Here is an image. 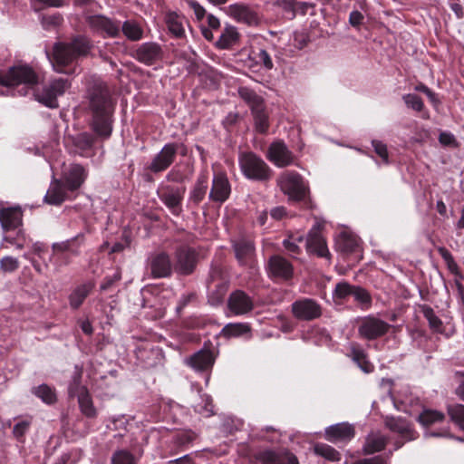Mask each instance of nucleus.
<instances>
[{"instance_id": "338daca9", "label": "nucleus", "mask_w": 464, "mask_h": 464, "mask_svg": "<svg viewBox=\"0 0 464 464\" xmlns=\"http://www.w3.org/2000/svg\"><path fill=\"white\" fill-rule=\"evenodd\" d=\"M455 377L459 381V386L456 388L455 393L460 401H464V372H457Z\"/></svg>"}, {"instance_id": "e2e57ef3", "label": "nucleus", "mask_w": 464, "mask_h": 464, "mask_svg": "<svg viewBox=\"0 0 464 464\" xmlns=\"http://www.w3.org/2000/svg\"><path fill=\"white\" fill-rule=\"evenodd\" d=\"M362 451L365 455H371L377 451V437L375 435H370L367 438Z\"/></svg>"}, {"instance_id": "6e6d98bb", "label": "nucleus", "mask_w": 464, "mask_h": 464, "mask_svg": "<svg viewBox=\"0 0 464 464\" xmlns=\"http://www.w3.org/2000/svg\"><path fill=\"white\" fill-rule=\"evenodd\" d=\"M438 252L440 255V256L443 258V260L445 261L449 270L453 274H457L458 270H459V266H458L457 263L455 262L451 253L447 248L442 247V246L438 248Z\"/></svg>"}, {"instance_id": "0eeeda50", "label": "nucleus", "mask_w": 464, "mask_h": 464, "mask_svg": "<svg viewBox=\"0 0 464 464\" xmlns=\"http://www.w3.org/2000/svg\"><path fill=\"white\" fill-rule=\"evenodd\" d=\"M226 14L237 23L247 26H258L261 23V17L257 12L251 6L236 3L226 7Z\"/></svg>"}, {"instance_id": "4468645a", "label": "nucleus", "mask_w": 464, "mask_h": 464, "mask_svg": "<svg viewBox=\"0 0 464 464\" xmlns=\"http://www.w3.org/2000/svg\"><path fill=\"white\" fill-rule=\"evenodd\" d=\"M185 189L172 186H163L158 189L159 198L174 215H179L181 211V202L184 197Z\"/></svg>"}, {"instance_id": "412c9836", "label": "nucleus", "mask_w": 464, "mask_h": 464, "mask_svg": "<svg viewBox=\"0 0 464 464\" xmlns=\"http://www.w3.org/2000/svg\"><path fill=\"white\" fill-rule=\"evenodd\" d=\"M227 307L234 315H243L249 313L253 307L252 299L242 290L231 293L227 300Z\"/></svg>"}, {"instance_id": "79ce46f5", "label": "nucleus", "mask_w": 464, "mask_h": 464, "mask_svg": "<svg viewBox=\"0 0 464 464\" xmlns=\"http://www.w3.org/2000/svg\"><path fill=\"white\" fill-rule=\"evenodd\" d=\"M420 311L427 319L430 329L437 333H441L442 321L436 315L434 310L430 306L423 304L420 306Z\"/></svg>"}, {"instance_id": "0e129e2a", "label": "nucleus", "mask_w": 464, "mask_h": 464, "mask_svg": "<svg viewBox=\"0 0 464 464\" xmlns=\"http://www.w3.org/2000/svg\"><path fill=\"white\" fill-rule=\"evenodd\" d=\"M379 388L382 390V392L383 396H387L391 398L392 402L394 404L395 407L396 403L394 401V398L392 396V380H385L383 379L382 382L379 385Z\"/></svg>"}, {"instance_id": "f03ea898", "label": "nucleus", "mask_w": 464, "mask_h": 464, "mask_svg": "<svg viewBox=\"0 0 464 464\" xmlns=\"http://www.w3.org/2000/svg\"><path fill=\"white\" fill-rule=\"evenodd\" d=\"M90 49V41L84 36H77L70 44H55L52 56L48 53L46 54L54 71L69 73L71 71L65 67L72 64L80 56L86 55Z\"/></svg>"}, {"instance_id": "bb28decb", "label": "nucleus", "mask_w": 464, "mask_h": 464, "mask_svg": "<svg viewBox=\"0 0 464 464\" xmlns=\"http://www.w3.org/2000/svg\"><path fill=\"white\" fill-rule=\"evenodd\" d=\"M0 224L5 231L12 230L22 224V211L18 207L5 208L0 211Z\"/></svg>"}, {"instance_id": "aec40b11", "label": "nucleus", "mask_w": 464, "mask_h": 464, "mask_svg": "<svg viewBox=\"0 0 464 464\" xmlns=\"http://www.w3.org/2000/svg\"><path fill=\"white\" fill-rule=\"evenodd\" d=\"M267 271L269 276L282 280L290 279L294 273L292 264L280 256H273L269 258Z\"/></svg>"}, {"instance_id": "f3484780", "label": "nucleus", "mask_w": 464, "mask_h": 464, "mask_svg": "<svg viewBox=\"0 0 464 464\" xmlns=\"http://www.w3.org/2000/svg\"><path fill=\"white\" fill-rule=\"evenodd\" d=\"M75 192L69 189V186L61 179L52 180L44 200L50 205H60L63 201L72 199Z\"/></svg>"}, {"instance_id": "6ab92c4d", "label": "nucleus", "mask_w": 464, "mask_h": 464, "mask_svg": "<svg viewBox=\"0 0 464 464\" xmlns=\"http://www.w3.org/2000/svg\"><path fill=\"white\" fill-rule=\"evenodd\" d=\"M292 312L300 320H313L321 315V307L313 299L304 298L292 304Z\"/></svg>"}, {"instance_id": "4c0bfd02", "label": "nucleus", "mask_w": 464, "mask_h": 464, "mask_svg": "<svg viewBox=\"0 0 464 464\" xmlns=\"http://www.w3.org/2000/svg\"><path fill=\"white\" fill-rule=\"evenodd\" d=\"M123 34L130 41H139L143 36L141 26L133 20H127L121 25Z\"/></svg>"}, {"instance_id": "4d7b16f0", "label": "nucleus", "mask_w": 464, "mask_h": 464, "mask_svg": "<svg viewBox=\"0 0 464 464\" xmlns=\"http://www.w3.org/2000/svg\"><path fill=\"white\" fill-rule=\"evenodd\" d=\"M31 426L30 419L18 420L13 429V434L17 440H22Z\"/></svg>"}, {"instance_id": "69168bd1", "label": "nucleus", "mask_w": 464, "mask_h": 464, "mask_svg": "<svg viewBox=\"0 0 464 464\" xmlns=\"http://www.w3.org/2000/svg\"><path fill=\"white\" fill-rule=\"evenodd\" d=\"M283 246H285V250L292 256H295L300 253V246L298 244H296L295 241H294L291 237H287L284 239Z\"/></svg>"}, {"instance_id": "f704fd0d", "label": "nucleus", "mask_w": 464, "mask_h": 464, "mask_svg": "<svg viewBox=\"0 0 464 464\" xmlns=\"http://www.w3.org/2000/svg\"><path fill=\"white\" fill-rule=\"evenodd\" d=\"M32 393L39 398L44 403L48 405L53 404L57 401L55 390L45 383L34 387L32 389Z\"/></svg>"}, {"instance_id": "b1692460", "label": "nucleus", "mask_w": 464, "mask_h": 464, "mask_svg": "<svg viewBox=\"0 0 464 464\" xmlns=\"http://www.w3.org/2000/svg\"><path fill=\"white\" fill-rule=\"evenodd\" d=\"M230 194V185L227 176L223 173L216 174L213 178L209 198L218 202H224Z\"/></svg>"}, {"instance_id": "052dcab7", "label": "nucleus", "mask_w": 464, "mask_h": 464, "mask_svg": "<svg viewBox=\"0 0 464 464\" xmlns=\"http://www.w3.org/2000/svg\"><path fill=\"white\" fill-rule=\"evenodd\" d=\"M188 6L193 10L197 21H201L206 16L207 11L203 5H201L196 0H184Z\"/></svg>"}, {"instance_id": "c9c22d12", "label": "nucleus", "mask_w": 464, "mask_h": 464, "mask_svg": "<svg viewBox=\"0 0 464 464\" xmlns=\"http://www.w3.org/2000/svg\"><path fill=\"white\" fill-rule=\"evenodd\" d=\"M83 242V235L79 234L75 237L68 239L66 241L61 243H54L53 245V249L54 253L58 252H71L72 254H77L79 246Z\"/></svg>"}, {"instance_id": "6e6552de", "label": "nucleus", "mask_w": 464, "mask_h": 464, "mask_svg": "<svg viewBox=\"0 0 464 464\" xmlns=\"http://www.w3.org/2000/svg\"><path fill=\"white\" fill-rule=\"evenodd\" d=\"M88 26L94 32L109 37H117L121 33V24L102 14L89 15Z\"/></svg>"}, {"instance_id": "ea45409f", "label": "nucleus", "mask_w": 464, "mask_h": 464, "mask_svg": "<svg viewBox=\"0 0 464 464\" xmlns=\"http://www.w3.org/2000/svg\"><path fill=\"white\" fill-rule=\"evenodd\" d=\"M314 452L316 455L323 457L329 461H339L341 454L334 447L325 443H317L314 445Z\"/></svg>"}, {"instance_id": "20e7f679", "label": "nucleus", "mask_w": 464, "mask_h": 464, "mask_svg": "<svg viewBox=\"0 0 464 464\" xmlns=\"http://www.w3.org/2000/svg\"><path fill=\"white\" fill-rule=\"evenodd\" d=\"M82 375V368L75 365L72 381L68 386V392L71 397H77L81 412L85 417L92 419L97 416V410L87 387L81 383Z\"/></svg>"}, {"instance_id": "c03bdc74", "label": "nucleus", "mask_w": 464, "mask_h": 464, "mask_svg": "<svg viewBox=\"0 0 464 464\" xmlns=\"http://www.w3.org/2000/svg\"><path fill=\"white\" fill-rule=\"evenodd\" d=\"M444 418L445 415L441 411L434 410H425L420 413L419 420L421 424L425 426H430L436 422H441L444 420Z\"/></svg>"}, {"instance_id": "8fccbe9b", "label": "nucleus", "mask_w": 464, "mask_h": 464, "mask_svg": "<svg viewBox=\"0 0 464 464\" xmlns=\"http://www.w3.org/2000/svg\"><path fill=\"white\" fill-rule=\"evenodd\" d=\"M352 298L355 302H357L362 308L369 307L371 304V297L369 293L360 286H353Z\"/></svg>"}, {"instance_id": "bf43d9fd", "label": "nucleus", "mask_w": 464, "mask_h": 464, "mask_svg": "<svg viewBox=\"0 0 464 464\" xmlns=\"http://www.w3.org/2000/svg\"><path fill=\"white\" fill-rule=\"evenodd\" d=\"M128 420L124 415L112 418L111 423L107 424V428L113 430H119V436H122L121 430H126Z\"/></svg>"}, {"instance_id": "9d476101", "label": "nucleus", "mask_w": 464, "mask_h": 464, "mask_svg": "<svg viewBox=\"0 0 464 464\" xmlns=\"http://www.w3.org/2000/svg\"><path fill=\"white\" fill-rule=\"evenodd\" d=\"M164 52L160 44L146 42L140 44L134 51L133 57L141 63L153 65L163 59Z\"/></svg>"}, {"instance_id": "7ed1b4c3", "label": "nucleus", "mask_w": 464, "mask_h": 464, "mask_svg": "<svg viewBox=\"0 0 464 464\" xmlns=\"http://www.w3.org/2000/svg\"><path fill=\"white\" fill-rule=\"evenodd\" d=\"M238 164L242 174L247 179L265 181L271 178L269 166L252 151L240 152Z\"/></svg>"}, {"instance_id": "dca6fc26", "label": "nucleus", "mask_w": 464, "mask_h": 464, "mask_svg": "<svg viewBox=\"0 0 464 464\" xmlns=\"http://www.w3.org/2000/svg\"><path fill=\"white\" fill-rule=\"evenodd\" d=\"M232 246L235 252V256L240 266H252L254 265L256 249L251 239L239 237L233 241Z\"/></svg>"}, {"instance_id": "49530a36", "label": "nucleus", "mask_w": 464, "mask_h": 464, "mask_svg": "<svg viewBox=\"0 0 464 464\" xmlns=\"http://www.w3.org/2000/svg\"><path fill=\"white\" fill-rule=\"evenodd\" d=\"M353 285H350L347 282H340L335 285V288L333 292V297L335 301L338 300H346L352 297L353 290Z\"/></svg>"}, {"instance_id": "2eb2a0df", "label": "nucleus", "mask_w": 464, "mask_h": 464, "mask_svg": "<svg viewBox=\"0 0 464 464\" xmlns=\"http://www.w3.org/2000/svg\"><path fill=\"white\" fill-rule=\"evenodd\" d=\"M322 226L321 222H315L305 239V246L309 253H314L321 257H328L330 256L329 249L320 232Z\"/></svg>"}, {"instance_id": "c756f323", "label": "nucleus", "mask_w": 464, "mask_h": 464, "mask_svg": "<svg viewBox=\"0 0 464 464\" xmlns=\"http://www.w3.org/2000/svg\"><path fill=\"white\" fill-rule=\"evenodd\" d=\"M239 33L236 26L226 24L221 35L216 43L218 48L227 50L236 45L239 41Z\"/></svg>"}, {"instance_id": "37998d69", "label": "nucleus", "mask_w": 464, "mask_h": 464, "mask_svg": "<svg viewBox=\"0 0 464 464\" xmlns=\"http://www.w3.org/2000/svg\"><path fill=\"white\" fill-rule=\"evenodd\" d=\"M359 333L368 340L375 339L377 337V320L372 317L365 318L359 327Z\"/></svg>"}, {"instance_id": "a18cd8bd", "label": "nucleus", "mask_w": 464, "mask_h": 464, "mask_svg": "<svg viewBox=\"0 0 464 464\" xmlns=\"http://www.w3.org/2000/svg\"><path fill=\"white\" fill-rule=\"evenodd\" d=\"M448 414L450 420L458 425L461 430H464V405L454 404L448 407Z\"/></svg>"}, {"instance_id": "c85d7f7f", "label": "nucleus", "mask_w": 464, "mask_h": 464, "mask_svg": "<svg viewBox=\"0 0 464 464\" xmlns=\"http://www.w3.org/2000/svg\"><path fill=\"white\" fill-rule=\"evenodd\" d=\"M150 271L154 277L169 276L171 272L169 257L164 253L154 256L150 261Z\"/></svg>"}, {"instance_id": "5fc2aeb1", "label": "nucleus", "mask_w": 464, "mask_h": 464, "mask_svg": "<svg viewBox=\"0 0 464 464\" xmlns=\"http://www.w3.org/2000/svg\"><path fill=\"white\" fill-rule=\"evenodd\" d=\"M260 440H266L269 442H277L280 440L281 433L279 430H276L273 427L266 426L262 429L259 434L257 435Z\"/></svg>"}, {"instance_id": "13d9d810", "label": "nucleus", "mask_w": 464, "mask_h": 464, "mask_svg": "<svg viewBox=\"0 0 464 464\" xmlns=\"http://www.w3.org/2000/svg\"><path fill=\"white\" fill-rule=\"evenodd\" d=\"M18 267L19 262L15 257L6 256L0 259V269L5 273H12Z\"/></svg>"}, {"instance_id": "2f4dec72", "label": "nucleus", "mask_w": 464, "mask_h": 464, "mask_svg": "<svg viewBox=\"0 0 464 464\" xmlns=\"http://www.w3.org/2000/svg\"><path fill=\"white\" fill-rule=\"evenodd\" d=\"M93 137L86 132L80 133L73 139L75 153L82 157H90L92 154Z\"/></svg>"}, {"instance_id": "e433bc0d", "label": "nucleus", "mask_w": 464, "mask_h": 464, "mask_svg": "<svg viewBox=\"0 0 464 464\" xmlns=\"http://www.w3.org/2000/svg\"><path fill=\"white\" fill-rule=\"evenodd\" d=\"M386 425L390 430L401 434L408 440H413L415 438L414 431L410 428V426L405 421H403L401 419H387Z\"/></svg>"}, {"instance_id": "7c9ffc66", "label": "nucleus", "mask_w": 464, "mask_h": 464, "mask_svg": "<svg viewBox=\"0 0 464 464\" xmlns=\"http://www.w3.org/2000/svg\"><path fill=\"white\" fill-rule=\"evenodd\" d=\"M94 285L87 282L76 286L69 295V304L71 308L78 309L84 302L86 297L91 294Z\"/></svg>"}, {"instance_id": "de8ad7c7", "label": "nucleus", "mask_w": 464, "mask_h": 464, "mask_svg": "<svg viewBox=\"0 0 464 464\" xmlns=\"http://www.w3.org/2000/svg\"><path fill=\"white\" fill-rule=\"evenodd\" d=\"M200 398L201 402H198L194 405L195 411L204 417L211 416L214 413L211 398L207 394L201 395Z\"/></svg>"}, {"instance_id": "ddd939ff", "label": "nucleus", "mask_w": 464, "mask_h": 464, "mask_svg": "<svg viewBox=\"0 0 464 464\" xmlns=\"http://www.w3.org/2000/svg\"><path fill=\"white\" fill-rule=\"evenodd\" d=\"M11 86L24 85L33 88L38 83V75L27 64H17L10 68Z\"/></svg>"}, {"instance_id": "864d4df0", "label": "nucleus", "mask_w": 464, "mask_h": 464, "mask_svg": "<svg viewBox=\"0 0 464 464\" xmlns=\"http://www.w3.org/2000/svg\"><path fill=\"white\" fill-rule=\"evenodd\" d=\"M402 100L408 108L415 111L420 112L424 109V103L422 99L416 94H405L403 95Z\"/></svg>"}, {"instance_id": "f257e3e1", "label": "nucleus", "mask_w": 464, "mask_h": 464, "mask_svg": "<svg viewBox=\"0 0 464 464\" xmlns=\"http://www.w3.org/2000/svg\"><path fill=\"white\" fill-rule=\"evenodd\" d=\"M89 108L92 114L93 130L103 138H109L112 131L114 104L106 87L98 84L89 91Z\"/></svg>"}, {"instance_id": "58836bf2", "label": "nucleus", "mask_w": 464, "mask_h": 464, "mask_svg": "<svg viewBox=\"0 0 464 464\" xmlns=\"http://www.w3.org/2000/svg\"><path fill=\"white\" fill-rule=\"evenodd\" d=\"M255 128L260 133H266L269 128L268 114L265 110V104L252 111Z\"/></svg>"}, {"instance_id": "72a5a7b5", "label": "nucleus", "mask_w": 464, "mask_h": 464, "mask_svg": "<svg viewBox=\"0 0 464 464\" xmlns=\"http://www.w3.org/2000/svg\"><path fill=\"white\" fill-rule=\"evenodd\" d=\"M250 327L245 323H230L226 324L220 334L226 338H237L249 334Z\"/></svg>"}, {"instance_id": "423d86ee", "label": "nucleus", "mask_w": 464, "mask_h": 464, "mask_svg": "<svg viewBox=\"0 0 464 464\" xmlns=\"http://www.w3.org/2000/svg\"><path fill=\"white\" fill-rule=\"evenodd\" d=\"M71 82L68 78H55L44 86L41 92L34 93L36 101L49 108H57V98L62 96L69 88Z\"/></svg>"}, {"instance_id": "9b49d317", "label": "nucleus", "mask_w": 464, "mask_h": 464, "mask_svg": "<svg viewBox=\"0 0 464 464\" xmlns=\"http://www.w3.org/2000/svg\"><path fill=\"white\" fill-rule=\"evenodd\" d=\"M266 158L277 168H285L294 162V154L283 140H276L270 144Z\"/></svg>"}, {"instance_id": "680f3d73", "label": "nucleus", "mask_w": 464, "mask_h": 464, "mask_svg": "<svg viewBox=\"0 0 464 464\" xmlns=\"http://www.w3.org/2000/svg\"><path fill=\"white\" fill-rule=\"evenodd\" d=\"M63 17L59 14H53L50 15H44L42 17V24L45 29H51L61 24Z\"/></svg>"}, {"instance_id": "a19ab883", "label": "nucleus", "mask_w": 464, "mask_h": 464, "mask_svg": "<svg viewBox=\"0 0 464 464\" xmlns=\"http://www.w3.org/2000/svg\"><path fill=\"white\" fill-rule=\"evenodd\" d=\"M241 98L249 105L251 111L256 110L264 105V100L254 91L248 88H241L239 90Z\"/></svg>"}, {"instance_id": "473e14b6", "label": "nucleus", "mask_w": 464, "mask_h": 464, "mask_svg": "<svg viewBox=\"0 0 464 464\" xmlns=\"http://www.w3.org/2000/svg\"><path fill=\"white\" fill-rule=\"evenodd\" d=\"M352 360L358 365V367L365 373L373 372L374 365L369 362L368 357L363 350L352 344L350 347V354Z\"/></svg>"}, {"instance_id": "09e8293b", "label": "nucleus", "mask_w": 464, "mask_h": 464, "mask_svg": "<svg viewBox=\"0 0 464 464\" xmlns=\"http://www.w3.org/2000/svg\"><path fill=\"white\" fill-rule=\"evenodd\" d=\"M207 190V179L199 177L194 189L191 191L190 199L195 203H199L206 194Z\"/></svg>"}, {"instance_id": "1a4fd4ad", "label": "nucleus", "mask_w": 464, "mask_h": 464, "mask_svg": "<svg viewBox=\"0 0 464 464\" xmlns=\"http://www.w3.org/2000/svg\"><path fill=\"white\" fill-rule=\"evenodd\" d=\"M261 464H298L297 458L286 450L263 449L255 453Z\"/></svg>"}, {"instance_id": "f8f14e48", "label": "nucleus", "mask_w": 464, "mask_h": 464, "mask_svg": "<svg viewBox=\"0 0 464 464\" xmlns=\"http://www.w3.org/2000/svg\"><path fill=\"white\" fill-rule=\"evenodd\" d=\"M354 435L355 430L353 424L340 422L326 427L324 437L326 440L334 444H346L354 438Z\"/></svg>"}, {"instance_id": "603ef678", "label": "nucleus", "mask_w": 464, "mask_h": 464, "mask_svg": "<svg viewBox=\"0 0 464 464\" xmlns=\"http://www.w3.org/2000/svg\"><path fill=\"white\" fill-rule=\"evenodd\" d=\"M253 59L256 63H260L266 70H271L274 66L273 61L269 53L264 49H258L252 52Z\"/></svg>"}, {"instance_id": "a211bd4d", "label": "nucleus", "mask_w": 464, "mask_h": 464, "mask_svg": "<svg viewBox=\"0 0 464 464\" xmlns=\"http://www.w3.org/2000/svg\"><path fill=\"white\" fill-rule=\"evenodd\" d=\"M178 151L176 143H167L161 150L154 157L149 169L157 173L167 169L174 161Z\"/></svg>"}, {"instance_id": "a878e982", "label": "nucleus", "mask_w": 464, "mask_h": 464, "mask_svg": "<svg viewBox=\"0 0 464 464\" xmlns=\"http://www.w3.org/2000/svg\"><path fill=\"white\" fill-rule=\"evenodd\" d=\"M197 262V253L193 248L181 247L177 252V266L182 274H190Z\"/></svg>"}, {"instance_id": "cd10ccee", "label": "nucleus", "mask_w": 464, "mask_h": 464, "mask_svg": "<svg viewBox=\"0 0 464 464\" xmlns=\"http://www.w3.org/2000/svg\"><path fill=\"white\" fill-rule=\"evenodd\" d=\"M165 23L169 32L176 38L185 36L186 17L177 12H168L165 15Z\"/></svg>"}, {"instance_id": "393cba45", "label": "nucleus", "mask_w": 464, "mask_h": 464, "mask_svg": "<svg viewBox=\"0 0 464 464\" xmlns=\"http://www.w3.org/2000/svg\"><path fill=\"white\" fill-rule=\"evenodd\" d=\"M336 249L343 254H353L359 252L358 237L346 230L341 231L335 237Z\"/></svg>"}, {"instance_id": "3c124183", "label": "nucleus", "mask_w": 464, "mask_h": 464, "mask_svg": "<svg viewBox=\"0 0 464 464\" xmlns=\"http://www.w3.org/2000/svg\"><path fill=\"white\" fill-rule=\"evenodd\" d=\"M111 464H136V459L130 451L120 450L113 453Z\"/></svg>"}, {"instance_id": "39448f33", "label": "nucleus", "mask_w": 464, "mask_h": 464, "mask_svg": "<svg viewBox=\"0 0 464 464\" xmlns=\"http://www.w3.org/2000/svg\"><path fill=\"white\" fill-rule=\"evenodd\" d=\"M277 184L284 194L293 201L305 199L309 193L307 182L295 171H285L277 179Z\"/></svg>"}, {"instance_id": "5701e85b", "label": "nucleus", "mask_w": 464, "mask_h": 464, "mask_svg": "<svg viewBox=\"0 0 464 464\" xmlns=\"http://www.w3.org/2000/svg\"><path fill=\"white\" fill-rule=\"evenodd\" d=\"M215 359L210 350L202 349L186 358L185 362L196 372H204L212 368Z\"/></svg>"}, {"instance_id": "4be33fe9", "label": "nucleus", "mask_w": 464, "mask_h": 464, "mask_svg": "<svg viewBox=\"0 0 464 464\" xmlns=\"http://www.w3.org/2000/svg\"><path fill=\"white\" fill-rule=\"evenodd\" d=\"M87 176L88 171L83 166L73 163L64 169L62 179L69 186V189L76 192L84 183Z\"/></svg>"}, {"instance_id": "774afa93", "label": "nucleus", "mask_w": 464, "mask_h": 464, "mask_svg": "<svg viewBox=\"0 0 464 464\" xmlns=\"http://www.w3.org/2000/svg\"><path fill=\"white\" fill-rule=\"evenodd\" d=\"M225 294H226V287L224 285H221L218 288L217 294L216 293L209 294V295H208L209 303H211L213 305L220 304L225 296Z\"/></svg>"}]
</instances>
